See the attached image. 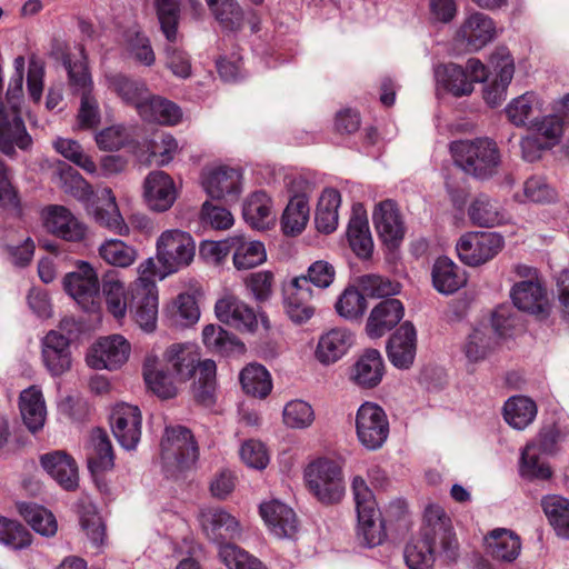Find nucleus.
I'll list each match as a JSON object with an SVG mask.
<instances>
[{
	"label": "nucleus",
	"mask_w": 569,
	"mask_h": 569,
	"mask_svg": "<svg viewBox=\"0 0 569 569\" xmlns=\"http://www.w3.org/2000/svg\"><path fill=\"white\" fill-rule=\"evenodd\" d=\"M217 366L213 360H200L197 346L173 343L162 355H148L143 363V378L148 388L163 399L177 395V383H183L198 375L192 385L196 400L206 406L213 403Z\"/></svg>",
	"instance_id": "nucleus-1"
},
{
	"label": "nucleus",
	"mask_w": 569,
	"mask_h": 569,
	"mask_svg": "<svg viewBox=\"0 0 569 569\" xmlns=\"http://www.w3.org/2000/svg\"><path fill=\"white\" fill-rule=\"evenodd\" d=\"M436 555L453 562L459 557V543L445 510L440 506H429L425 511L421 538L406 546L405 561L409 569H432Z\"/></svg>",
	"instance_id": "nucleus-2"
},
{
	"label": "nucleus",
	"mask_w": 569,
	"mask_h": 569,
	"mask_svg": "<svg viewBox=\"0 0 569 569\" xmlns=\"http://www.w3.org/2000/svg\"><path fill=\"white\" fill-rule=\"evenodd\" d=\"M166 266L148 258L138 267L139 277L131 283V313L144 332H153L158 320V289L154 278L164 279Z\"/></svg>",
	"instance_id": "nucleus-3"
},
{
	"label": "nucleus",
	"mask_w": 569,
	"mask_h": 569,
	"mask_svg": "<svg viewBox=\"0 0 569 569\" xmlns=\"http://www.w3.org/2000/svg\"><path fill=\"white\" fill-rule=\"evenodd\" d=\"M450 152L459 168L478 179L496 174L501 162L498 146L489 138L453 141Z\"/></svg>",
	"instance_id": "nucleus-4"
},
{
	"label": "nucleus",
	"mask_w": 569,
	"mask_h": 569,
	"mask_svg": "<svg viewBox=\"0 0 569 569\" xmlns=\"http://www.w3.org/2000/svg\"><path fill=\"white\" fill-rule=\"evenodd\" d=\"M3 79L0 69V151L12 157L16 148L28 150L32 146V138L28 133L22 119V103L24 97L12 101L8 90L3 98Z\"/></svg>",
	"instance_id": "nucleus-5"
},
{
	"label": "nucleus",
	"mask_w": 569,
	"mask_h": 569,
	"mask_svg": "<svg viewBox=\"0 0 569 569\" xmlns=\"http://www.w3.org/2000/svg\"><path fill=\"white\" fill-rule=\"evenodd\" d=\"M160 458L169 476L190 468L198 459V447L191 431L183 426H168L160 442Z\"/></svg>",
	"instance_id": "nucleus-6"
},
{
	"label": "nucleus",
	"mask_w": 569,
	"mask_h": 569,
	"mask_svg": "<svg viewBox=\"0 0 569 569\" xmlns=\"http://www.w3.org/2000/svg\"><path fill=\"white\" fill-rule=\"evenodd\" d=\"M352 492L358 515V537L367 547H376L383 541L386 533L373 493L359 476L352 480Z\"/></svg>",
	"instance_id": "nucleus-7"
},
{
	"label": "nucleus",
	"mask_w": 569,
	"mask_h": 569,
	"mask_svg": "<svg viewBox=\"0 0 569 569\" xmlns=\"http://www.w3.org/2000/svg\"><path fill=\"white\" fill-rule=\"evenodd\" d=\"M81 60L72 62L69 56L63 58V66L68 70L69 83L74 91L81 93L80 108L77 116L78 126L91 129L100 122L98 101L90 94L92 81L86 64L83 48H80Z\"/></svg>",
	"instance_id": "nucleus-8"
},
{
	"label": "nucleus",
	"mask_w": 569,
	"mask_h": 569,
	"mask_svg": "<svg viewBox=\"0 0 569 569\" xmlns=\"http://www.w3.org/2000/svg\"><path fill=\"white\" fill-rule=\"evenodd\" d=\"M305 479L309 490L322 503H336L345 493L341 469L332 460L318 459L309 463Z\"/></svg>",
	"instance_id": "nucleus-9"
},
{
	"label": "nucleus",
	"mask_w": 569,
	"mask_h": 569,
	"mask_svg": "<svg viewBox=\"0 0 569 569\" xmlns=\"http://www.w3.org/2000/svg\"><path fill=\"white\" fill-rule=\"evenodd\" d=\"M194 253L196 243L188 232L178 229L166 230L157 240V260L166 266L164 274H172L188 267Z\"/></svg>",
	"instance_id": "nucleus-10"
},
{
	"label": "nucleus",
	"mask_w": 569,
	"mask_h": 569,
	"mask_svg": "<svg viewBox=\"0 0 569 569\" xmlns=\"http://www.w3.org/2000/svg\"><path fill=\"white\" fill-rule=\"evenodd\" d=\"M512 328L511 320L501 312H495L490 326L473 329L465 343L463 351L470 362L486 359L499 343L507 337Z\"/></svg>",
	"instance_id": "nucleus-11"
},
{
	"label": "nucleus",
	"mask_w": 569,
	"mask_h": 569,
	"mask_svg": "<svg viewBox=\"0 0 569 569\" xmlns=\"http://www.w3.org/2000/svg\"><path fill=\"white\" fill-rule=\"evenodd\" d=\"M356 431L365 448L380 449L389 436V421L385 410L373 402L362 403L356 416Z\"/></svg>",
	"instance_id": "nucleus-12"
},
{
	"label": "nucleus",
	"mask_w": 569,
	"mask_h": 569,
	"mask_svg": "<svg viewBox=\"0 0 569 569\" xmlns=\"http://www.w3.org/2000/svg\"><path fill=\"white\" fill-rule=\"evenodd\" d=\"M503 247V238L497 232H468L460 237L456 250L462 262L479 266L491 260Z\"/></svg>",
	"instance_id": "nucleus-13"
},
{
	"label": "nucleus",
	"mask_w": 569,
	"mask_h": 569,
	"mask_svg": "<svg viewBox=\"0 0 569 569\" xmlns=\"http://www.w3.org/2000/svg\"><path fill=\"white\" fill-rule=\"evenodd\" d=\"M497 34L496 23L488 14L473 11L466 16L456 31L455 40L467 51H479Z\"/></svg>",
	"instance_id": "nucleus-14"
},
{
	"label": "nucleus",
	"mask_w": 569,
	"mask_h": 569,
	"mask_svg": "<svg viewBox=\"0 0 569 569\" xmlns=\"http://www.w3.org/2000/svg\"><path fill=\"white\" fill-rule=\"evenodd\" d=\"M63 286L68 295L84 310H94L99 295V280L97 272L88 262L81 261L76 271L67 273Z\"/></svg>",
	"instance_id": "nucleus-15"
},
{
	"label": "nucleus",
	"mask_w": 569,
	"mask_h": 569,
	"mask_svg": "<svg viewBox=\"0 0 569 569\" xmlns=\"http://www.w3.org/2000/svg\"><path fill=\"white\" fill-rule=\"evenodd\" d=\"M130 343L120 335L100 338L87 355V363L97 370H113L127 362Z\"/></svg>",
	"instance_id": "nucleus-16"
},
{
	"label": "nucleus",
	"mask_w": 569,
	"mask_h": 569,
	"mask_svg": "<svg viewBox=\"0 0 569 569\" xmlns=\"http://www.w3.org/2000/svg\"><path fill=\"white\" fill-rule=\"evenodd\" d=\"M141 412L137 406L117 405L110 416L114 438L126 450L136 449L141 438Z\"/></svg>",
	"instance_id": "nucleus-17"
},
{
	"label": "nucleus",
	"mask_w": 569,
	"mask_h": 569,
	"mask_svg": "<svg viewBox=\"0 0 569 569\" xmlns=\"http://www.w3.org/2000/svg\"><path fill=\"white\" fill-rule=\"evenodd\" d=\"M142 196L150 210L164 212L173 206L177 199V189L168 173L156 170L146 177Z\"/></svg>",
	"instance_id": "nucleus-18"
},
{
	"label": "nucleus",
	"mask_w": 569,
	"mask_h": 569,
	"mask_svg": "<svg viewBox=\"0 0 569 569\" xmlns=\"http://www.w3.org/2000/svg\"><path fill=\"white\" fill-rule=\"evenodd\" d=\"M199 520L207 537L214 542L222 545V541L236 539L241 535L240 522L222 508H202Z\"/></svg>",
	"instance_id": "nucleus-19"
},
{
	"label": "nucleus",
	"mask_w": 569,
	"mask_h": 569,
	"mask_svg": "<svg viewBox=\"0 0 569 569\" xmlns=\"http://www.w3.org/2000/svg\"><path fill=\"white\" fill-rule=\"evenodd\" d=\"M372 220L379 238L389 247H397L405 237L402 217L392 200L378 203L372 213Z\"/></svg>",
	"instance_id": "nucleus-20"
},
{
	"label": "nucleus",
	"mask_w": 569,
	"mask_h": 569,
	"mask_svg": "<svg viewBox=\"0 0 569 569\" xmlns=\"http://www.w3.org/2000/svg\"><path fill=\"white\" fill-rule=\"evenodd\" d=\"M490 64L496 71V79L485 89L483 98L493 108L506 98L507 88L513 78L515 63L509 51L506 48H499L491 54Z\"/></svg>",
	"instance_id": "nucleus-21"
},
{
	"label": "nucleus",
	"mask_w": 569,
	"mask_h": 569,
	"mask_svg": "<svg viewBox=\"0 0 569 569\" xmlns=\"http://www.w3.org/2000/svg\"><path fill=\"white\" fill-rule=\"evenodd\" d=\"M217 318L240 331L253 332L258 320L252 308L232 295L219 299L214 306Z\"/></svg>",
	"instance_id": "nucleus-22"
},
{
	"label": "nucleus",
	"mask_w": 569,
	"mask_h": 569,
	"mask_svg": "<svg viewBox=\"0 0 569 569\" xmlns=\"http://www.w3.org/2000/svg\"><path fill=\"white\" fill-rule=\"evenodd\" d=\"M315 290L307 289L305 280H291L283 289V308L288 318L301 325L307 322L315 315V308L310 303Z\"/></svg>",
	"instance_id": "nucleus-23"
},
{
	"label": "nucleus",
	"mask_w": 569,
	"mask_h": 569,
	"mask_svg": "<svg viewBox=\"0 0 569 569\" xmlns=\"http://www.w3.org/2000/svg\"><path fill=\"white\" fill-rule=\"evenodd\" d=\"M41 346L42 361L51 376L58 377L70 370L72 359L66 336L52 330L42 339Z\"/></svg>",
	"instance_id": "nucleus-24"
},
{
	"label": "nucleus",
	"mask_w": 569,
	"mask_h": 569,
	"mask_svg": "<svg viewBox=\"0 0 569 569\" xmlns=\"http://www.w3.org/2000/svg\"><path fill=\"white\" fill-rule=\"evenodd\" d=\"M241 180L242 176L238 169L221 166L208 172L203 186L213 199L236 201L241 192Z\"/></svg>",
	"instance_id": "nucleus-25"
},
{
	"label": "nucleus",
	"mask_w": 569,
	"mask_h": 569,
	"mask_svg": "<svg viewBox=\"0 0 569 569\" xmlns=\"http://www.w3.org/2000/svg\"><path fill=\"white\" fill-rule=\"evenodd\" d=\"M403 315L405 308L400 300L388 298L380 301L367 319V335L371 339L381 338L400 322Z\"/></svg>",
	"instance_id": "nucleus-26"
},
{
	"label": "nucleus",
	"mask_w": 569,
	"mask_h": 569,
	"mask_svg": "<svg viewBox=\"0 0 569 569\" xmlns=\"http://www.w3.org/2000/svg\"><path fill=\"white\" fill-rule=\"evenodd\" d=\"M417 332L411 322H403L390 337L387 353L390 362L399 369H408L415 360Z\"/></svg>",
	"instance_id": "nucleus-27"
},
{
	"label": "nucleus",
	"mask_w": 569,
	"mask_h": 569,
	"mask_svg": "<svg viewBox=\"0 0 569 569\" xmlns=\"http://www.w3.org/2000/svg\"><path fill=\"white\" fill-rule=\"evenodd\" d=\"M260 515L270 532L277 538H292L298 531L296 513L279 500L261 503Z\"/></svg>",
	"instance_id": "nucleus-28"
},
{
	"label": "nucleus",
	"mask_w": 569,
	"mask_h": 569,
	"mask_svg": "<svg viewBox=\"0 0 569 569\" xmlns=\"http://www.w3.org/2000/svg\"><path fill=\"white\" fill-rule=\"evenodd\" d=\"M355 342L353 333L347 328H333L320 336L316 358L322 365H331L341 359Z\"/></svg>",
	"instance_id": "nucleus-29"
},
{
	"label": "nucleus",
	"mask_w": 569,
	"mask_h": 569,
	"mask_svg": "<svg viewBox=\"0 0 569 569\" xmlns=\"http://www.w3.org/2000/svg\"><path fill=\"white\" fill-rule=\"evenodd\" d=\"M88 469L92 475L108 471L114 466V455L108 433L96 428L84 447Z\"/></svg>",
	"instance_id": "nucleus-30"
},
{
	"label": "nucleus",
	"mask_w": 569,
	"mask_h": 569,
	"mask_svg": "<svg viewBox=\"0 0 569 569\" xmlns=\"http://www.w3.org/2000/svg\"><path fill=\"white\" fill-rule=\"evenodd\" d=\"M104 80L111 92L126 104L133 106L137 111L149 97V88L142 80L133 79L120 72L107 73Z\"/></svg>",
	"instance_id": "nucleus-31"
},
{
	"label": "nucleus",
	"mask_w": 569,
	"mask_h": 569,
	"mask_svg": "<svg viewBox=\"0 0 569 569\" xmlns=\"http://www.w3.org/2000/svg\"><path fill=\"white\" fill-rule=\"evenodd\" d=\"M43 469L66 490L78 487L79 475L74 459L64 451H53L41 456Z\"/></svg>",
	"instance_id": "nucleus-32"
},
{
	"label": "nucleus",
	"mask_w": 569,
	"mask_h": 569,
	"mask_svg": "<svg viewBox=\"0 0 569 569\" xmlns=\"http://www.w3.org/2000/svg\"><path fill=\"white\" fill-rule=\"evenodd\" d=\"M44 223L51 233L68 241H79L83 239L86 233L84 226L62 206L48 207Z\"/></svg>",
	"instance_id": "nucleus-33"
},
{
	"label": "nucleus",
	"mask_w": 569,
	"mask_h": 569,
	"mask_svg": "<svg viewBox=\"0 0 569 569\" xmlns=\"http://www.w3.org/2000/svg\"><path fill=\"white\" fill-rule=\"evenodd\" d=\"M97 203L91 209V214L97 223L121 236L129 231L120 214L116 197L110 188H102L97 196Z\"/></svg>",
	"instance_id": "nucleus-34"
},
{
	"label": "nucleus",
	"mask_w": 569,
	"mask_h": 569,
	"mask_svg": "<svg viewBox=\"0 0 569 569\" xmlns=\"http://www.w3.org/2000/svg\"><path fill=\"white\" fill-rule=\"evenodd\" d=\"M553 442L555 439L551 436L541 435L539 445L529 443L525 447L521 452L519 469L522 478L546 480L551 477V470L549 466L540 461L539 452L548 451Z\"/></svg>",
	"instance_id": "nucleus-35"
},
{
	"label": "nucleus",
	"mask_w": 569,
	"mask_h": 569,
	"mask_svg": "<svg viewBox=\"0 0 569 569\" xmlns=\"http://www.w3.org/2000/svg\"><path fill=\"white\" fill-rule=\"evenodd\" d=\"M513 305L532 315H545L547 307L546 291L538 280H522L511 290Z\"/></svg>",
	"instance_id": "nucleus-36"
},
{
	"label": "nucleus",
	"mask_w": 569,
	"mask_h": 569,
	"mask_svg": "<svg viewBox=\"0 0 569 569\" xmlns=\"http://www.w3.org/2000/svg\"><path fill=\"white\" fill-rule=\"evenodd\" d=\"M19 409L24 425L32 433L43 428L47 409L43 395L37 386H31L21 391Z\"/></svg>",
	"instance_id": "nucleus-37"
},
{
	"label": "nucleus",
	"mask_w": 569,
	"mask_h": 569,
	"mask_svg": "<svg viewBox=\"0 0 569 569\" xmlns=\"http://www.w3.org/2000/svg\"><path fill=\"white\" fill-rule=\"evenodd\" d=\"M383 376V361L376 349L366 350L352 367L350 378L361 388L378 386Z\"/></svg>",
	"instance_id": "nucleus-38"
},
{
	"label": "nucleus",
	"mask_w": 569,
	"mask_h": 569,
	"mask_svg": "<svg viewBox=\"0 0 569 569\" xmlns=\"http://www.w3.org/2000/svg\"><path fill=\"white\" fill-rule=\"evenodd\" d=\"M102 295L108 312L117 320L123 319L131 309V286L128 291L114 273H108L102 279Z\"/></svg>",
	"instance_id": "nucleus-39"
},
{
	"label": "nucleus",
	"mask_w": 569,
	"mask_h": 569,
	"mask_svg": "<svg viewBox=\"0 0 569 569\" xmlns=\"http://www.w3.org/2000/svg\"><path fill=\"white\" fill-rule=\"evenodd\" d=\"M435 289L443 295H451L467 282L465 272L451 259L439 257L431 271Z\"/></svg>",
	"instance_id": "nucleus-40"
},
{
	"label": "nucleus",
	"mask_w": 569,
	"mask_h": 569,
	"mask_svg": "<svg viewBox=\"0 0 569 569\" xmlns=\"http://www.w3.org/2000/svg\"><path fill=\"white\" fill-rule=\"evenodd\" d=\"M488 553L500 561L512 562L521 550L520 538L511 530L497 528L485 538Z\"/></svg>",
	"instance_id": "nucleus-41"
},
{
	"label": "nucleus",
	"mask_w": 569,
	"mask_h": 569,
	"mask_svg": "<svg viewBox=\"0 0 569 569\" xmlns=\"http://www.w3.org/2000/svg\"><path fill=\"white\" fill-rule=\"evenodd\" d=\"M233 250V266L237 270H248L263 263L267 259L266 248L260 241H247L241 236L229 238Z\"/></svg>",
	"instance_id": "nucleus-42"
},
{
	"label": "nucleus",
	"mask_w": 569,
	"mask_h": 569,
	"mask_svg": "<svg viewBox=\"0 0 569 569\" xmlns=\"http://www.w3.org/2000/svg\"><path fill=\"white\" fill-rule=\"evenodd\" d=\"M138 113L147 121L161 124H176L182 117V112L176 103L150 92Z\"/></svg>",
	"instance_id": "nucleus-43"
},
{
	"label": "nucleus",
	"mask_w": 569,
	"mask_h": 569,
	"mask_svg": "<svg viewBox=\"0 0 569 569\" xmlns=\"http://www.w3.org/2000/svg\"><path fill=\"white\" fill-rule=\"evenodd\" d=\"M340 203L341 197L336 189H325L322 191L315 213V223L318 231L331 233L337 229Z\"/></svg>",
	"instance_id": "nucleus-44"
},
{
	"label": "nucleus",
	"mask_w": 569,
	"mask_h": 569,
	"mask_svg": "<svg viewBox=\"0 0 569 569\" xmlns=\"http://www.w3.org/2000/svg\"><path fill=\"white\" fill-rule=\"evenodd\" d=\"M437 82L455 97L469 96L473 91L472 81L459 64L449 63L440 66L436 70Z\"/></svg>",
	"instance_id": "nucleus-45"
},
{
	"label": "nucleus",
	"mask_w": 569,
	"mask_h": 569,
	"mask_svg": "<svg viewBox=\"0 0 569 569\" xmlns=\"http://www.w3.org/2000/svg\"><path fill=\"white\" fill-rule=\"evenodd\" d=\"M244 220L256 229H264L273 221L271 199L263 191L249 196L242 208Z\"/></svg>",
	"instance_id": "nucleus-46"
},
{
	"label": "nucleus",
	"mask_w": 569,
	"mask_h": 569,
	"mask_svg": "<svg viewBox=\"0 0 569 569\" xmlns=\"http://www.w3.org/2000/svg\"><path fill=\"white\" fill-rule=\"evenodd\" d=\"M310 208L305 194L293 196L281 217L282 230L286 234L296 236L301 233L309 220Z\"/></svg>",
	"instance_id": "nucleus-47"
},
{
	"label": "nucleus",
	"mask_w": 569,
	"mask_h": 569,
	"mask_svg": "<svg viewBox=\"0 0 569 569\" xmlns=\"http://www.w3.org/2000/svg\"><path fill=\"white\" fill-rule=\"evenodd\" d=\"M347 237L352 251L358 257H370L373 241L365 212L359 213L355 210V214L351 217L348 224Z\"/></svg>",
	"instance_id": "nucleus-48"
},
{
	"label": "nucleus",
	"mask_w": 569,
	"mask_h": 569,
	"mask_svg": "<svg viewBox=\"0 0 569 569\" xmlns=\"http://www.w3.org/2000/svg\"><path fill=\"white\" fill-rule=\"evenodd\" d=\"M537 415L535 401L525 396H515L508 399L503 407L505 420L515 429L522 430L528 427Z\"/></svg>",
	"instance_id": "nucleus-49"
},
{
	"label": "nucleus",
	"mask_w": 569,
	"mask_h": 569,
	"mask_svg": "<svg viewBox=\"0 0 569 569\" xmlns=\"http://www.w3.org/2000/svg\"><path fill=\"white\" fill-rule=\"evenodd\" d=\"M240 382L247 395L260 399L266 398L272 390V380L269 371L258 363H250L242 369Z\"/></svg>",
	"instance_id": "nucleus-50"
},
{
	"label": "nucleus",
	"mask_w": 569,
	"mask_h": 569,
	"mask_svg": "<svg viewBox=\"0 0 569 569\" xmlns=\"http://www.w3.org/2000/svg\"><path fill=\"white\" fill-rule=\"evenodd\" d=\"M468 213L470 220L479 227L491 228L505 220L501 206L485 194H480L473 200Z\"/></svg>",
	"instance_id": "nucleus-51"
},
{
	"label": "nucleus",
	"mask_w": 569,
	"mask_h": 569,
	"mask_svg": "<svg viewBox=\"0 0 569 569\" xmlns=\"http://www.w3.org/2000/svg\"><path fill=\"white\" fill-rule=\"evenodd\" d=\"M202 341L210 351L220 355L244 351V345L239 339L216 325H207L203 328Z\"/></svg>",
	"instance_id": "nucleus-52"
},
{
	"label": "nucleus",
	"mask_w": 569,
	"mask_h": 569,
	"mask_svg": "<svg viewBox=\"0 0 569 569\" xmlns=\"http://www.w3.org/2000/svg\"><path fill=\"white\" fill-rule=\"evenodd\" d=\"M17 507L21 517L38 533L50 537L57 532V520L48 509L31 502H20Z\"/></svg>",
	"instance_id": "nucleus-53"
},
{
	"label": "nucleus",
	"mask_w": 569,
	"mask_h": 569,
	"mask_svg": "<svg viewBox=\"0 0 569 569\" xmlns=\"http://www.w3.org/2000/svg\"><path fill=\"white\" fill-rule=\"evenodd\" d=\"M542 508L557 535L569 538V500L550 495L542 499Z\"/></svg>",
	"instance_id": "nucleus-54"
},
{
	"label": "nucleus",
	"mask_w": 569,
	"mask_h": 569,
	"mask_svg": "<svg viewBox=\"0 0 569 569\" xmlns=\"http://www.w3.org/2000/svg\"><path fill=\"white\" fill-rule=\"evenodd\" d=\"M540 111L539 99L532 92L519 96L506 108L508 119L517 127L526 126L528 121L536 119V114Z\"/></svg>",
	"instance_id": "nucleus-55"
},
{
	"label": "nucleus",
	"mask_w": 569,
	"mask_h": 569,
	"mask_svg": "<svg viewBox=\"0 0 569 569\" xmlns=\"http://www.w3.org/2000/svg\"><path fill=\"white\" fill-rule=\"evenodd\" d=\"M99 256L109 264L127 268L137 257V250L120 239L106 240L99 247Z\"/></svg>",
	"instance_id": "nucleus-56"
},
{
	"label": "nucleus",
	"mask_w": 569,
	"mask_h": 569,
	"mask_svg": "<svg viewBox=\"0 0 569 569\" xmlns=\"http://www.w3.org/2000/svg\"><path fill=\"white\" fill-rule=\"evenodd\" d=\"M362 293L370 298H386L400 292L401 286L387 277L376 273L363 274L358 280Z\"/></svg>",
	"instance_id": "nucleus-57"
},
{
	"label": "nucleus",
	"mask_w": 569,
	"mask_h": 569,
	"mask_svg": "<svg viewBox=\"0 0 569 569\" xmlns=\"http://www.w3.org/2000/svg\"><path fill=\"white\" fill-rule=\"evenodd\" d=\"M219 557L229 569H267L258 558L233 543H222Z\"/></svg>",
	"instance_id": "nucleus-58"
},
{
	"label": "nucleus",
	"mask_w": 569,
	"mask_h": 569,
	"mask_svg": "<svg viewBox=\"0 0 569 569\" xmlns=\"http://www.w3.org/2000/svg\"><path fill=\"white\" fill-rule=\"evenodd\" d=\"M172 322L179 327L194 325L200 318V310L193 296L179 295L169 309Z\"/></svg>",
	"instance_id": "nucleus-59"
},
{
	"label": "nucleus",
	"mask_w": 569,
	"mask_h": 569,
	"mask_svg": "<svg viewBox=\"0 0 569 569\" xmlns=\"http://www.w3.org/2000/svg\"><path fill=\"white\" fill-rule=\"evenodd\" d=\"M336 278L335 267L325 260L312 262L305 274L292 278L291 280H305L307 289L313 288L322 290L331 286Z\"/></svg>",
	"instance_id": "nucleus-60"
},
{
	"label": "nucleus",
	"mask_w": 569,
	"mask_h": 569,
	"mask_svg": "<svg viewBox=\"0 0 569 569\" xmlns=\"http://www.w3.org/2000/svg\"><path fill=\"white\" fill-rule=\"evenodd\" d=\"M161 30L167 40H177L180 4L178 0H154Z\"/></svg>",
	"instance_id": "nucleus-61"
},
{
	"label": "nucleus",
	"mask_w": 569,
	"mask_h": 569,
	"mask_svg": "<svg viewBox=\"0 0 569 569\" xmlns=\"http://www.w3.org/2000/svg\"><path fill=\"white\" fill-rule=\"evenodd\" d=\"M335 307L340 317L349 320L357 319L367 308L365 295L358 289L347 288Z\"/></svg>",
	"instance_id": "nucleus-62"
},
{
	"label": "nucleus",
	"mask_w": 569,
	"mask_h": 569,
	"mask_svg": "<svg viewBox=\"0 0 569 569\" xmlns=\"http://www.w3.org/2000/svg\"><path fill=\"white\" fill-rule=\"evenodd\" d=\"M315 420L312 407L303 400H291L283 408V422L295 429L308 428Z\"/></svg>",
	"instance_id": "nucleus-63"
},
{
	"label": "nucleus",
	"mask_w": 569,
	"mask_h": 569,
	"mask_svg": "<svg viewBox=\"0 0 569 569\" xmlns=\"http://www.w3.org/2000/svg\"><path fill=\"white\" fill-rule=\"evenodd\" d=\"M54 148L66 159L82 168L84 171L89 173L96 172V163L77 141L60 138L54 142Z\"/></svg>",
	"instance_id": "nucleus-64"
}]
</instances>
